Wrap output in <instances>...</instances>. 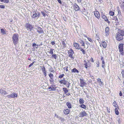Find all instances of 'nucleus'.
Wrapping results in <instances>:
<instances>
[{
  "mask_svg": "<svg viewBox=\"0 0 124 124\" xmlns=\"http://www.w3.org/2000/svg\"><path fill=\"white\" fill-rule=\"evenodd\" d=\"M80 86L81 87H83L86 85V83H85L84 80L81 79H80Z\"/></svg>",
  "mask_w": 124,
  "mask_h": 124,
  "instance_id": "6e6552de",
  "label": "nucleus"
},
{
  "mask_svg": "<svg viewBox=\"0 0 124 124\" xmlns=\"http://www.w3.org/2000/svg\"><path fill=\"white\" fill-rule=\"evenodd\" d=\"M85 61V62L86 63L85 64V67L87 69V68L88 66L87 65V63Z\"/></svg>",
  "mask_w": 124,
  "mask_h": 124,
  "instance_id": "09e8293b",
  "label": "nucleus"
},
{
  "mask_svg": "<svg viewBox=\"0 0 124 124\" xmlns=\"http://www.w3.org/2000/svg\"><path fill=\"white\" fill-rule=\"evenodd\" d=\"M51 43H52V45H54V41H52L51 42Z\"/></svg>",
  "mask_w": 124,
  "mask_h": 124,
  "instance_id": "e2e57ef3",
  "label": "nucleus"
},
{
  "mask_svg": "<svg viewBox=\"0 0 124 124\" xmlns=\"http://www.w3.org/2000/svg\"><path fill=\"white\" fill-rule=\"evenodd\" d=\"M120 52V54L122 55H124V52L123 51L122 52Z\"/></svg>",
  "mask_w": 124,
  "mask_h": 124,
  "instance_id": "5fc2aeb1",
  "label": "nucleus"
},
{
  "mask_svg": "<svg viewBox=\"0 0 124 124\" xmlns=\"http://www.w3.org/2000/svg\"><path fill=\"white\" fill-rule=\"evenodd\" d=\"M74 9L75 11H77L80 10V8L76 4H75L74 5Z\"/></svg>",
  "mask_w": 124,
  "mask_h": 124,
  "instance_id": "4468645a",
  "label": "nucleus"
},
{
  "mask_svg": "<svg viewBox=\"0 0 124 124\" xmlns=\"http://www.w3.org/2000/svg\"><path fill=\"white\" fill-rule=\"evenodd\" d=\"M25 27L28 30L29 29L30 31H31L33 28V26L29 23L26 24Z\"/></svg>",
  "mask_w": 124,
  "mask_h": 124,
  "instance_id": "20e7f679",
  "label": "nucleus"
},
{
  "mask_svg": "<svg viewBox=\"0 0 124 124\" xmlns=\"http://www.w3.org/2000/svg\"><path fill=\"white\" fill-rule=\"evenodd\" d=\"M18 35L17 33L14 34L13 36L12 39L13 42L15 45H16L18 43Z\"/></svg>",
  "mask_w": 124,
  "mask_h": 124,
  "instance_id": "f03ea898",
  "label": "nucleus"
},
{
  "mask_svg": "<svg viewBox=\"0 0 124 124\" xmlns=\"http://www.w3.org/2000/svg\"><path fill=\"white\" fill-rule=\"evenodd\" d=\"M94 15L98 19L100 18V15L99 12L97 11L94 12Z\"/></svg>",
  "mask_w": 124,
  "mask_h": 124,
  "instance_id": "f8f14e48",
  "label": "nucleus"
},
{
  "mask_svg": "<svg viewBox=\"0 0 124 124\" xmlns=\"http://www.w3.org/2000/svg\"><path fill=\"white\" fill-rule=\"evenodd\" d=\"M44 75H45V77H46V72L43 73Z\"/></svg>",
  "mask_w": 124,
  "mask_h": 124,
  "instance_id": "052dcab7",
  "label": "nucleus"
},
{
  "mask_svg": "<svg viewBox=\"0 0 124 124\" xmlns=\"http://www.w3.org/2000/svg\"><path fill=\"white\" fill-rule=\"evenodd\" d=\"M87 39L89 41L91 42H92L93 41L92 40V39L91 38H88Z\"/></svg>",
  "mask_w": 124,
  "mask_h": 124,
  "instance_id": "49530a36",
  "label": "nucleus"
},
{
  "mask_svg": "<svg viewBox=\"0 0 124 124\" xmlns=\"http://www.w3.org/2000/svg\"><path fill=\"white\" fill-rule=\"evenodd\" d=\"M0 93L2 95H5L8 94L6 91L2 89L0 90Z\"/></svg>",
  "mask_w": 124,
  "mask_h": 124,
  "instance_id": "2eb2a0df",
  "label": "nucleus"
},
{
  "mask_svg": "<svg viewBox=\"0 0 124 124\" xmlns=\"http://www.w3.org/2000/svg\"><path fill=\"white\" fill-rule=\"evenodd\" d=\"M115 111L116 114L117 115L119 114V112L117 108H116L115 109Z\"/></svg>",
  "mask_w": 124,
  "mask_h": 124,
  "instance_id": "2f4dec72",
  "label": "nucleus"
},
{
  "mask_svg": "<svg viewBox=\"0 0 124 124\" xmlns=\"http://www.w3.org/2000/svg\"><path fill=\"white\" fill-rule=\"evenodd\" d=\"M102 63H105L104 61H102Z\"/></svg>",
  "mask_w": 124,
  "mask_h": 124,
  "instance_id": "338daca9",
  "label": "nucleus"
},
{
  "mask_svg": "<svg viewBox=\"0 0 124 124\" xmlns=\"http://www.w3.org/2000/svg\"><path fill=\"white\" fill-rule=\"evenodd\" d=\"M97 81L99 83V85L100 86H103V82H101V79L98 78L97 79Z\"/></svg>",
  "mask_w": 124,
  "mask_h": 124,
  "instance_id": "dca6fc26",
  "label": "nucleus"
},
{
  "mask_svg": "<svg viewBox=\"0 0 124 124\" xmlns=\"http://www.w3.org/2000/svg\"><path fill=\"white\" fill-rule=\"evenodd\" d=\"M41 13L43 15V16H44V17H45L46 16V14L45 13L43 12V11H41Z\"/></svg>",
  "mask_w": 124,
  "mask_h": 124,
  "instance_id": "4c0bfd02",
  "label": "nucleus"
},
{
  "mask_svg": "<svg viewBox=\"0 0 124 124\" xmlns=\"http://www.w3.org/2000/svg\"><path fill=\"white\" fill-rule=\"evenodd\" d=\"M120 3L121 8L124 9V0H122Z\"/></svg>",
  "mask_w": 124,
  "mask_h": 124,
  "instance_id": "6ab92c4d",
  "label": "nucleus"
},
{
  "mask_svg": "<svg viewBox=\"0 0 124 124\" xmlns=\"http://www.w3.org/2000/svg\"><path fill=\"white\" fill-rule=\"evenodd\" d=\"M33 13V14L31 17L33 18H39L40 16V14L39 12L37 13L35 11H34Z\"/></svg>",
  "mask_w": 124,
  "mask_h": 124,
  "instance_id": "7ed1b4c3",
  "label": "nucleus"
},
{
  "mask_svg": "<svg viewBox=\"0 0 124 124\" xmlns=\"http://www.w3.org/2000/svg\"><path fill=\"white\" fill-rule=\"evenodd\" d=\"M79 117H82L84 116H87V114L86 112L84 111L82 112H81L79 114Z\"/></svg>",
  "mask_w": 124,
  "mask_h": 124,
  "instance_id": "0eeeda50",
  "label": "nucleus"
},
{
  "mask_svg": "<svg viewBox=\"0 0 124 124\" xmlns=\"http://www.w3.org/2000/svg\"><path fill=\"white\" fill-rule=\"evenodd\" d=\"M48 89H49V91H54V87H52V88L51 87H49L48 88Z\"/></svg>",
  "mask_w": 124,
  "mask_h": 124,
  "instance_id": "c9c22d12",
  "label": "nucleus"
},
{
  "mask_svg": "<svg viewBox=\"0 0 124 124\" xmlns=\"http://www.w3.org/2000/svg\"><path fill=\"white\" fill-rule=\"evenodd\" d=\"M122 76H124V71H122Z\"/></svg>",
  "mask_w": 124,
  "mask_h": 124,
  "instance_id": "3c124183",
  "label": "nucleus"
},
{
  "mask_svg": "<svg viewBox=\"0 0 124 124\" xmlns=\"http://www.w3.org/2000/svg\"><path fill=\"white\" fill-rule=\"evenodd\" d=\"M90 61L92 62H93V58L91 57L90 59Z\"/></svg>",
  "mask_w": 124,
  "mask_h": 124,
  "instance_id": "603ef678",
  "label": "nucleus"
},
{
  "mask_svg": "<svg viewBox=\"0 0 124 124\" xmlns=\"http://www.w3.org/2000/svg\"><path fill=\"white\" fill-rule=\"evenodd\" d=\"M37 45H36V44L35 43H34L32 45V46H36Z\"/></svg>",
  "mask_w": 124,
  "mask_h": 124,
  "instance_id": "6e6d98bb",
  "label": "nucleus"
},
{
  "mask_svg": "<svg viewBox=\"0 0 124 124\" xmlns=\"http://www.w3.org/2000/svg\"><path fill=\"white\" fill-rule=\"evenodd\" d=\"M5 8V6L3 5H0V8Z\"/></svg>",
  "mask_w": 124,
  "mask_h": 124,
  "instance_id": "79ce46f5",
  "label": "nucleus"
},
{
  "mask_svg": "<svg viewBox=\"0 0 124 124\" xmlns=\"http://www.w3.org/2000/svg\"><path fill=\"white\" fill-rule=\"evenodd\" d=\"M1 2H3L5 3H8L9 2V0H0Z\"/></svg>",
  "mask_w": 124,
  "mask_h": 124,
  "instance_id": "5701e85b",
  "label": "nucleus"
},
{
  "mask_svg": "<svg viewBox=\"0 0 124 124\" xmlns=\"http://www.w3.org/2000/svg\"><path fill=\"white\" fill-rule=\"evenodd\" d=\"M123 44H119L118 46V48L119 52H122L123 51Z\"/></svg>",
  "mask_w": 124,
  "mask_h": 124,
  "instance_id": "9b49d317",
  "label": "nucleus"
},
{
  "mask_svg": "<svg viewBox=\"0 0 124 124\" xmlns=\"http://www.w3.org/2000/svg\"><path fill=\"white\" fill-rule=\"evenodd\" d=\"M124 35V32L122 30H119L118 32L116 34V38L117 40L120 41L122 40Z\"/></svg>",
  "mask_w": 124,
  "mask_h": 124,
  "instance_id": "f257e3e1",
  "label": "nucleus"
},
{
  "mask_svg": "<svg viewBox=\"0 0 124 124\" xmlns=\"http://www.w3.org/2000/svg\"><path fill=\"white\" fill-rule=\"evenodd\" d=\"M70 112V109H67L65 110L64 111V113L66 114H68Z\"/></svg>",
  "mask_w": 124,
  "mask_h": 124,
  "instance_id": "393cba45",
  "label": "nucleus"
},
{
  "mask_svg": "<svg viewBox=\"0 0 124 124\" xmlns=\"http://www.w3.org/2000/svg\"><path fill=\"white\" fill-rule=\"evenodd\" d=\"M80 49H81V51H82V52L83 54H85V51L84 49H82V48H81Z\"/></svg>",
  "mask_w": 124,
  "mask_h": 124,
  "instance_id": "ea45409f",
  "label": "nucleus"
},
{
  "mask_svg": "<svg viewBox=\"0 0 124 124\" xmlns=\"http://www.w3.org/2000/svg\"><path fill=\"white\" fill-rule=\"evenodd\" d=\"M64 76V74H62V75H60L59 76V77L60 78H62Z\"/></svg>",
  "mask_w": 124,
  "mask_h": 124,
  "instance_id": "c03bdc74",
  "label": "nucleus"
},
{
  "mask_svg": "<svg viewBox=\"0 0 124 124\" xmlns=\"http://www.w3.org/2000/svg\"><path fill=\"white\" fill-rule=\"evenodd\" d=\"M49 76L50 78H53L54 76L53 74L51 73H50L49 74Z\"/></svg>",
  "mask_w": 124,
  "mask_h": 124,
  "instance_id": "f704fd0d",
  "label": "nucleus"
},
{
  "mask_svg": "<svg viewBox=\"0 0 124 124\" xmlns=\"http://www.w3.org/2000/svg\"><path fill=\"white\" fill-rule=\"evenodd\" d=\"M74 45L75 47L77 49H79L81 48L78 45L77 43H74Z\"/></svg>",
  "mask_w": 124,
  "mask_h": 124,
  "instance_id": "f3484780",
  "label": "nucleus"
},
{
  "mask_svg": "<svg viewBox=\"0 0 124 124\" xmlns=\"http://www.w3.org/2000/svg\"><path fill=\"white\" fill-rule=\"evenodd\" d=\"M107 111L108 112V113L110 112V110H109V108L107 107Z\"/></svg>",
  "mask_w": 124,
  "mask_h": 124,
  "instance_id": "8fccbe9b",
  "label": "nucleus"
},
{
  "mask_svg": "<svg viewBox=\"0 0 124 124\" xmlns=\"http://www.w3.org/2000/svg\"><path fill=\"white\" fill-rule=\"evenodd\" d=\"M68 68V67H65L64 68V70L66 71H67L68 70L67 68Z\"/></svg>",
  "mask_w": 124,
  "mask_h": 124,
  "instance_id": "a18cd8bd",
  "label": "nucleus"
},
{
  "mask_svg": "<svg viewBox=\"0 0 124 124\" xmlns=\"http://www.w3.org/2000/svg\"><path fill=\"white\" fill-rule=\"evenodd\" d=\"M97 67H99V63H98V64H97Z\"/></svg>",
  "mask_w": 124,
  "mask_h": 124,
  "instance_id": "774afa93",
  "label": "nucleus"
},
{
  "mask_svg": "<svg viewBox=\"0 0 124 124\" xmlns=\"http://www.w3.org/2000/svg\"><path fill=\"white\" fill-rule=\"evenodd\" d=\"M101 59L102 61H104L103 58V57H102L101 58Z\"/></svg>",
  "mask_w": 124,
  "mask_h": 124,
  "instance_id": "680f3d73",
  "label": "nucleus"
},
{
  "mask_svg": "<svg viewBox=\"0 0 124 124\" xmlns=\"http://www.w3.org/2000/svg\"><path fill=\"white\" fill-rule=\"evenodd\" d=\"M66 105L69 108H71V104L70 102H67L66 103Z\"/></svg>",
  "mask_w": 124,
  "mask_h": 124,
  "instance_id": "aec40b11",
  "label": "nucleus"
},
{
  "mask_svg": "<svg viewBox=\"0 0 124 124\" xmlns=\"http://www.w3.org/2000/svg\"><path fill=\"white\" fill-rule=\"evenodd\" d=\"M50 81L52 84H53L54 83V80L53 78H50Z\"/></svg>",
  "mask_w": 124,
  "mask_h": 124,
  "instance_id": "58836bf2",
  "label": "nucleus"
},
{
  "mask_svg": "<svg viewBox=\"0 0 124 124\" xmlns=\"http://www.w3.org/2000/svg\"><path fill=\"white\" fill-rule=\"evenodd\" d=\"M79 102L80 104H83L84 103V101L83 99L81 98L80 99Z\"/></svg>",
  "mask_w": 124,
  "mask_h": 124,
  "instance_id": "c85d7f7f",
  "label": "nucleus"
},
{
  "mask_svg": "<svg viewBox=\"0 0 124 124\" xmlns=\"http://www.w3.org/2000/svg\"><path fill=\"white\" fill-rule=\"evenodd\" d=\"M78 2H80L81 1V0H77Z\"/></svg>",
  "mask_w": 124,
  "mask_h": 124,
  "instance_id": "69168bd1",
  "label": "nucleus"
},
{
  "mask_svg": "<svg viewBox=\"0 0 124 124\" xmlns=\"http://www.w3.org/2000/svg\"><path fill=\"white\" fill-rule=\"evenodd\" d=\"M1 33L3 34H6V31L3 29H1Z\"/></svg>",
  "mask_w": 124,
  "mask_h": 124,
  "instance_id": "a878e982",
  "label": "nucleus"
},
{
  "mask_svg": "<svg viewBox=\"0 0 124 124\" xmlns=\"http://www.w3.org/2000/svg\"><path fill=\"white\" fill-rule=\"evenodd\" d=\"M102 42V46H103V47L104 48H105L107 46V43H106L104 41L103 42Z\"/></svg>",
  "mask_w": 124,
  "mask_h": 124,
  "instance_id": "412c9836",
  "label": "nucleus"
},
{
  "mask_svg": "<svg viewBox=\"0 0 124 124\" xmlns=\"http://www.w3.org/2000/svg\"><path fill=\"white\" fill-rule=\"evenodd\" d=\"M68 54H69V57L72 58H73V54L74 52L71 49H70L68 51Z\"/></svg>",
  "mask_w": 124,
  "mask_h": 124,
  "instance_id": "1a4fd4ad",
  "label": "nucleus"
},
{
  "mask_svg": "<svg viewBox=\"0 0 124 124\" xmlns=\"http://www.w3.org/2000/svg\"><path fill=\"white\" fill-rule=\"evenodd\" d=\"M62 44L64 46H66V45L65 43V41H62Z\"/></svg>",
  "mask_w": 124,
  "mask_h": 124,
  "instance_id": "de8ad7c7",
  "label": "nucleus"
},
{
  "mask_svg": "<svg viewBox=\"0 0 124 124\" xmlns=\"http://www.w3.org/2000/svg\"><path fill=\"white\" fill-rule=\"evenodd\" d=\"M119 95L120 96H121L122 95V93L121 91L120 92V93H119Z\"/></svg>",
  "mask_w": 124,
  "mask_h": 124,
  "instance_id": "4d7b16f0",
  "label": "nucleus"
},
{
  "mask_svg": "<svg viewBox=\"0 0 124 124\" xmlns=\"http://www.w3.org/2000/svg\"><path fill=\"white\" fill-rule=\"evenodd\" d=\"M41 70L43 73L46 72L45 68L44 67L43 68L41 69Z\"/></svg>",
  "mask_w": 124,
  "mask_h": 124,
  "instance_id": "e433bc0d",
  "label": "nucleus"
},
{
  "mask_svg": "<svg viewBox=\"0 0 124 124\" xmlns=\"http://www.w3.org/2000/svg\"><path fill=\"white\" fill-rule=\"evenodd\" d=\"M110 18L112 20H115L116 21L117 20V18L116 16L113 17V16H111V17H110Z\"/></svg>",
  "mask_w": 124,
  "mask_h": 124,
  "instance_id": "c756f323",
  "label": "nucleus"
},
{
  "mask_svg": "<svg viewBox=\"0 0 124 124\" xmlns=\"http://www.w3.org/2000/svg\"><path fill=\"white\" fill-rule=\"evenodd\" d=\"M37 30V32L39 34H42L44 33V31L43 29L41 27L39 26L36 28Z\"/></svg>",
  "mask_w": 124,
  "mask_h": 124,
  "instance_id": "423d86ee",
  "label": "nucleus"
},
{
  "mask_svg": "<svg viewBox=\"0 0 124 124\" xmlns=\"http://www.w3.org/2000/svg\"><path fill=\"white\" fill-rule=\"evenodd\" d=\"M72 72H77L78 73V70H77V69H76L75 68H74L73 69L72 71Z\"/></svg>",
  "mask_w": 124,
  "mask_h": 124,
  "instance_id": "bb28decb",
  "label": "nucleus"
},
{
  "mask_svg": "<svg viewBox=\"0 0 124 124\" xmlns=\"http://www.w3.org/2000/svg\"><path fill=\"white\" fill-rule=\"evenodd\" d=\"M1 2H3L5 3H8L9 2V0H0Z\"/></svg>",
  "mask_w": 124,
  "mask_h": 124,
  "instance_id": "b1692460",
  "label": "nucleus"
},
{
  "mask_svg": "<svg viewBox=\"0 0 124 124\" xmlns=\"http://www.w3.org/2000/svg\"><path fill=\"white\" fill-rule=\"evenodd\" d=\"M63 91L64 92V93L66 94V93L68 91V90L66 88H63Z\"/></svg>",
  "mask_w": 124,
  "mask_h": 124,
  "instance_id": "cd10ccee",
  "label": "nucleus"
},
{
  "mask_svg": "<svg viewBox=\"0 0 124 124\" xmlns=\"http://www.w3.org/2000/svg\"><path fill=\"white\" fill-rule=\"evenodd\" d=\"M121 12L120 11H119L118 12V15H121Z\"/></svg>",
  "mask_w": 124,
  "mask_h": 124,
  "instance_id": "bf43d9fd",
  "label": "nucleus"
},
{
  "mask_svg": "<svg viewBox=\"0 0 124 124\" xmlns=\"http://www.w3.org/2000/svg\"><path fill=\"white\" fill-rule=\"evenodd\" d=\"M17 94L16 93H12L10 94H9L7 96V97L8 98H14L15 97H17Z\"/></svg>",
  "mask_w": 124,
  "mask_h": 124,
  "instance_id": "39448f33",
  "label": "nucleus"
},
{
  "mask_svg": "<svg viewBox=\"0 0 124 124\" xmlns=\"http://www.w3.org/2000/svg\"><path fill=\"white\" fill-rule=\"evenodd\" d=\"M113 105L115 107H116V106H117V104H116V101H114L113 103Z\"/></svg>",
  "mask_w": 124,
  "mask_h": 124,
  "instance_id": "a19ab883",
  "label": "nucleus"
},
{
  "mask_svg": "<svg viewBox=\"0 0 124 124\" xmlns=\"http://www.w3.org/2000/svg\"><path fill=\"white\" fill-rule=\"evenodd\" d=\"M109 28L108 27H107L105 28V34L106 36H107L109 34Z\"/></svg>",
  "mask_w": 124,
  "mask_h": 124,
  "instance_id": "ddd939ff",
  "label": "nucleus"
},
{
  "mask_svg": "<svg viewBox=\"0 0 124 124\" xmlns=\"http://www.w3.org/2000/svg\"><path fill=\"white\" fill-rule=\"evenodd\" d=\"M34 63V61L32 63H31L28 66L29 68L31 67Z\"/></svg>",
  "mask_w": 124,
  "mask_h": 124,
  "instance_id": "37998d69",
  "label": "nucleus"
},
{
  "mask_svg": "<svg viewBox=\"0 0 124 124\" xmlns=\"http://www.w3.org/2000/svg\"><path fill=\"white\" fill-rule=\"evenodd\" d=\"M80 106L84 109H85L86 108V106L83 104H81V105H80Z\"/></svg>",
  "mask_w": 124,
  "mask_h": 124,
  "instance_id": "7c9ffc66",
  "label": "nucleus"
},
{
  "mask_svg": "<svg viewBox=\"0 0 124 124\" xmlns=\"http://www.w3.org/2000/svg\"><path fill=\"white\" fill-rule=\"evenodd\" d=\"M60 82L61 84H63L64 85H65L67 83H68L69 85L70 84V83H69L68 81L65 80H62L60 81Z\"/></svg>",
  "mask_w": 124,
  "mask_h": 124,
  "instance_id": "9d476101",
  "label": "nucleus"
},
{
  "mask_svg": "<svg viewBox=\"0 0 124 124\" xmlns=\"http://www.w3.org/2000/svg\"><path fill=\"white\" fill-rule=\"evenodd\" d=\"M114 14V12L111 11L109 12V14L110 16H113Z\"/></svg>",
  "mask_w": 124,
  "mask_h": 124,
  "instance_id": "473e14b6",
  "label": "nucleus"
},
{
  "mask_svg": "<svg viewBox=\"0 0 124 124\" xmlns=\"http://www.w3.org/2000/svg\"><path fill=\"white\" fill-rule=\"evenodd\" d=\"M101 16L102 18L104 19L105 21H108L107 17H106L103 14H101Z\"/></svg>",
  "mask_w": 124,
  "mask_h": 124,
  "instance_id": "a211bd4d",
  "label": "nucleus"
},
{
  "mask_svg": "<svg viewBox=\"0 0 124 124\" xmlns=\"http://www.w3.org/2000/svg\"><path fill=\"white\" fill-rule=\"evenodd\" d=\"M57 0L59 3L61 4H62V2H61V0Z\"/></svg>",
  "mask_w": 124,
  "mask_h": 124,
  "instance_id": "864d4df0",
  "label": "nucleus"
},
{
  "mask_svg": "<svg viewBox=\"0 0 124 124\" xmlns=\"http://www.w3.org/2000/svg\"><path fill=\"white\" fill-rule=\"evenodd\" d=\"M79 42H80V43L82 45V46H85V42L83 41L80 40L79 41Z\"/></svg>",
  "mask_w": 124,
  "mask_h": 124,
  "instance_id": "4be33fe9",
  "label": "nucleus"
},
{
  "mask_svg": "<svg viewBox=\"0 0 124 124\" xmlns=\"http://www.w3.org/2000/svg\"><path fill=\"white\" fill-rule=\"evenodd\" d=\"M70 93H68L66 94V95L68 96L70 95Z\"/></svg>",
  "mask_w": 124,
  "mask_h": 124,
  "instance_id": "0e129e2a",
  "label": "nucleus"
},
{
  "mask_svg": "<svg viewBox=\"0 0 124 124\" xmlns=\"http://www.w3.org/2000/svg\"><path fill=\"white\" fill-rule=\"evenodd\" d=\"M54 50V49H50V51H49V53L50 54H52L53 53V50Z\"/></svg>",
  "mask_w": 124,
  "mask_h": 124,
  "instance_id": "72a5a7b5",
  "label": "nucleus"
},
{
  "mask_svg": "<svg viewBox=\"0 0 124 124\" xmlns=\"http://www.w3.org/2000/svg\"><path fill=\"white\" fill-rule=\"evenodd\" d=\"M105 66V63H102V66L103 68H104Z\"/></svg>",
  "mask_w": 124,
  "mask_h": 124,
  "instance_id": "13d9d810",
  "label": "nucleus"
}]
</instances>
